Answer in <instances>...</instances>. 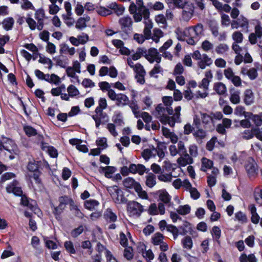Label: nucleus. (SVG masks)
Listing matches in <instances>:
<instances>
[{
    "mask_svg": "<svg viewBox=\"0 0 262 262\" xmlns=\"http://www.w3.org/2000/svg\"><path fill=\"white\" fill-rule=\"evenodd\" d=\"M181 107L178 106L174 108V113L172 107H165L162 104H158L156 107L155 116L163 124H168L173 127L176 122L180 121Z\"/></svg>",
    "mask_w": 262,
    "mask_h": 262,
    "instance_id": "obj_1",
    "label": "nucleus"
},
{
    "mask_svg": "<svg viewBox=\"0 0 262 262\" xmlns=\"http://www.w3.org/2000/svg\"><path fill=\"white\" fill-rule=\"evenodd\" d=\"M203 26L201 24H198L194 27H190L184 31V35L187 38L186 42L190 45H194L200 39L203 34Z\"/></svg>",
    "mask_w": 262,
    "mask_h": 262,
    "instance_id": "obj_2",
    "label": "nucleus"
},
{
    "mask_svg": "<svg viewBox=\"0 0 262 262\" xmlns=\"http://www.w3.org/2000/svg\"><path fill=\"white\" fill-rule=\"evenodd\" d=\"M92 118L95 122V126L96 128H99L101 124H104L107 122L109 120V117L107 114L103 112V111L99 110H95L94 114L92 115Z\"/></svg>",
    "mask_w": 262,
    "mask_h": 262,
    "instance_id": "obj_3",
    "label": "nucleus"
},
{
    "mask_svg": "<svg viewBox=\"0 0 262 262\" xmlns=\"http://www.w3.org/2000/svg\"><path fill=\"white\" fill-rule=\"evenodd\" d=\"M127 210L132 216H139L143 211V207L136 201H130L127 203Z\"/></svg>",
    "mask_w": 262,
    "mask_h": 262,
    "instance_id": "obj_4",
    "label": "nucleus"
},
{
    "mask_svg": "<svg viewBox=\"0 0 262 262\" xmlns=\"http://www.w3.org/2000/svg\"><path fill=\"white\" fill-rule=\"evenodd\" d=\"M145 58L151 63L156 62L159 63L161 61V56L156 48H151L148 50L146 49Z\"/></svg>",
    "mask_w": 262,
    "mask_h": 262,
    "instance_id": "obj_5",
    "label": "nucleus"
},
{
    "mask_svg": "<svg viewBox=\"0 0 262 262\" xmlns=\"http://www.w3.org/2000/svg\"><path fill=\"white\" fill-rule=\"evenodd\" d=\"M182 9V19L185 21H188L193 15L194 10L193 4L189 2L183 6Z\"/></svg>",
    "mask_w": 262,
    "mask_h": 262,
    "instance_id": "obj_6",
    "label": "nucleus"
},
{
    "mask_svg": "<svg viewBox=\"0 0 262 262\" xmlns=\"http://www.w3.org/2000/svg\"><path fill=\"white\" fill-rule=\"evenodd\" d=\"M133 14V17L136 22L141 21L143 17L144 19L149 18L150 15L149 10L145 6L137 9L135 13H130Z\"/></svg>",
    "mask_w": 262,
    "mask_h": 262,
    "instance_id": "obj_7",
    "label": "nucleus"
},
{
    "mask_svg": "<svg viewBox=\"0 0 262 262\" xmlns=\"http://www.w3.org/2000/svg\"><path fill=\"white\" fill-rule=\"evenodd\" d=\"M21 204L27 206L30 210L35 214H38L40 212L39 209L37 207L36 202L33 200L29 201L27 198L25 196H21Z\"/></svg>",
    "mask_w": 262,
    "mask_h": 262,
    "instance_id": "obj_8",
    "label": "nucleus"
},
{
    "mask_svg": "<svg viewBox=\"0 0 262 262\" xmlns=\"http://www.w3.org/2000/svg\"><path fill=\"white\" fill-rule=\"evenodd\" d=\"M119 23L121 26V29L123 31L126 32L131 30L133 20L130 17L126 16L121 17L119 20Z\"/></svg>",
    "mask_w": 262,
    "mask_h": 262,
    "instance_id": "obj_9",
    "label": "nucleus"
},
{
    "mask_svg": "<svg viewBox=\"0 0 262 262\" xmlns=\"http://www.w3.org/2000/svg\"><path fill=\"white\" fill-rule=\"evenodd\" d=\"M35 18L37 20V29L41 30L43 27V19L45 17V11L42 9H38L35 13Z\"/></svg>",
    "mask_w": 262,
    "mask_h": 262,
    "instance_id": "obj_10",
    "label": "nucleus"
},
{
    "mask_svg": "<svg viewBox=\"0 0 262 262\" xmlns=\"http://www.w3.org/2000/svg\"><path fill=\"white\" fill-rule=\"evenodd\" d=\"M7 192H13L14 194L17 196H20L23 191L20 187L18 186V182L16 181H13L6 187Z\"/></svg>",
    "mask_w": 262,
    "mask_h": 262,
    "instance_id": "obj_11",
    "label": "nucleus"
},
{
    "mask_svg": "<svg viewBox=\"0 0 262 262\" xmlns=\"http://www.w3.org/2000/svg\"><path fill=\"white\" fill-rule=\"evenodd\" d=\"M180 157L177 159V163L181 166H185L187 165L193 163L192 158L187 152L181 154Z\"/></svg>",
    "mask_w": 262,
    "mask_h": 262,
    "instance_id": "obj_12",
    "label": "nucleus"
},
{
    "mask_svg": "<svg viewBox=\"0 0 262 262\" xmlns=\"http://www.w3.org/2000/svg\"><path fill=\"white\" fill-rule=\"evenodd\" d=\"M162 131L163 135L165 138L169 139L173 144L176 143L178 141L177 135L174 133L170 132L168 128L163 126Z\"/></svg>",
    "mask_w": 262,
    "mask_h": 262,
    "instance_id": "obj_13",
    "label": "nucleus"
},
{
    "mask_svg": "<svg viewBox=\"0 0 262 262\" xmlns=\"http://www.w3.org/2000/svg\"><path fill=\"white\" fill-rule=\"evenodd\" d=\"M193 136L198 143H201L202 140L206 138L207 136V132L203 128H196L193 130Z\"/></svg>",
    "mask_w": 262,
    "mask_h": 262,
    "instance_id": "obj_14",
    "label": "nucleus"
},
{
    "mask_svg": "<svg viewBox=\"0 0 262 262\" xmlns=\"http://www.w3.org/2000/svg\"><path fill=\"white\" fill-rule=\"evenodd\" d=\"M104 220L108 223H115L117 220V216L115 213L110 208L106 209L103 215Z\"/></svg>",
    "mask_w": 262,
    "mask_h": 262,
    "instance_id": "obj_15",
    "label": "nucleus"
},
{
    "mask_svg": "<svg viewBox=\"0 0 262 262\" xmlns=\"http://www.w3.org/2000/svg\"><path fill=\"white\" fill-rule=\"evenodd\" d=\"M167 231L172 234L174 239L177 238L179 234V231H180V233L182 234H184L187 232V231L182 226L177 228L176 226L172 225H168Z\"/></svg>",
    "mask_w": 262,
    "mask_h": 262,
    "instance_id": "obj_16",
    "label": "nucleus"
},
{
    "mask_svg": "<svg viewBox=\"0 0 262 262\" xmlns=\"http://www.w3.org/2000/svg\"><path fill=\"white\" fill-rule=\"evenodd\" d=\"M213 89L219 95H224L227 91L226 85L221 82L214 83Z\"/></svg>",
    "mask_w": 262,
    "mask_h": 262,
    "instance_id": "obj_17",
    "label": "nucleus"
},
{
    "mask_svg": "<svg viewBox=\"0 0 262 262\" xmlns=\"http://www.w3.org/2000/svg\"><path fill=\"white\" fill-rule=\"evenodd\" d=\"M254 96L251 89H247L244 92V102L246 105H249L254 102Z\"/></svg>",
    "mask_w": 262,
    "mask_h": 262,
    "instance_id": "obj_18",
    "label": "nucleus"
},
{
    "mask_svg": "<svg viewBox=\"0 0 262 262\" xmlns=\"http://www.w3.org/2000/svg\"><path fill=\"white\" fill-rule=\"evenodd\" d=\"M211 31L212 35L214 37H218L219 41H224L226 39L227 35L226 32L219 33V28L216 26H212L211 28Z\"/></svg>",
    "mask_w": 262,
    "mask_h": 262,
    "instance_id": "obj_19",
    "label": "nucleus"
},
{
    "mask_svg": "<svg viewBox=\"0 0 262 262\" xmlns=\"http://www.w3.org/2000/svg\"><path fill=\"white\" fill-rule=\"evenodd\" d=\"M158 193L159 200H160L163 203L167 204L170 203L171 197L166 190H159Z\"/></svg>",
    "mask_w": 262,
    "mask_h": 262,
    "instance_id": "obj_20",
    "label": "nucleus"
},
{
    "mask_svg": "<svg viewBox=\"0 0 262 262\" xmlns=\"http://www.w3.org/2000/svg\"><path fill=\"white\" fill-rule=\"evenodd\" d=\"M123 184L126 188H134L135 190L136 188L139 185V183L136 182L133 178L128 177L123 181Z\"/></svg>",
    "mask_w": 262,
    "mask_h": 262,
    "instance_id": "obj_21",
    "label": "nucleus"
},
{
    "mask_svg": "<svg viewBox=\"0 0 262 262\" xmlns=\"http://www.w3.org/2000/svg\"><path fill=\"white\" fill-rule=\"evenodd\" d=\"M249 209L251 214V222L255 224H258L260 219V217L256 212V208L255 206L253 204H251L249 206Z\"/></svg>",
    "mask_w": 262,
    "mask_h": 262,
    "instance_id": "obj_22",
    "label": "nucleus"
},
{
    "mask_svg": "<svg viewBox=\"0 0 262 262\" xmlns=\"http://www.w3.org/2000/svg\"><path fill=\"white\" fill-rule=\"evenodd\" d=\"M90 20V16L86 15L82 17H80L76 24V28L82 30L86 27V23Z\"/></svg>",
    "mask_w": 262,
    "mask_h": 262,
    "instance_id": "obj_23",
    "label": "nucleus"
},
{
    "mask_svg": "<svg viewBox=\"0 0 262 262\" xmlns=\"http://www.w3.org/2000/svg\"><path fill=\"white\" fill-rule=\"evenodd\" d=\"M201 119L204 124V129H206L210 123L213 122L212 116L208 115L206 113H201Z\"/></svg>",
    "mask_w": 262,
    "mask_h": 262,
    "instance_id": "obj_24",
    "label": "nucleus"
},
{
    "mask_svg": "<svg viewBox=\"0 0 262 262\" xmlns=\"http://www.w3.org/2000/svg\"><path fill=\"white\" fill-rule=\"evenodd\" d=\"M116 105L118 106H125L127 105L129 101L128 98L123 94H118L116 99Z\"/></svg>",
    "mask_w": 262,
    "mask_h": 262,
    "instance_id": "obj_25",
    "label": "nucleus"
},
{
    "mask_svg": "<svg viewBox=\"0 0 262 262\" xmlns=\"http://www.w3.org/2000/svg\"><path fill=\"white\" fill-rule=\"evenodd\" d=\"M229 50V47L228 45L221 43H219L215 47V52L219 55H223L226 54Z\"/></svg>",
    "mask_w": 262,
    "mask_h": 262,
    "instance_id": "obj_26",
    "label": "nucleus"
},
{
    "mask_svg": "<svg viewBox=\"0 0 262 262\" xmlns=\"http://www.w3.org/2000/svg\"><path fill=\"white\" fill-rule=\"evenodd\" d=\"M145 7L143 0H136V4L132 2L129 7V11L130 13H135L139 8Z\"/></svg>",
    "mask_w": 262,
    "mask_h": 262,
    "instance_id": "obj_27",
    "label": "nucleus"
},
{
    "mask_svg": "<svg viewBox=\"0 0 262 262\" xmlns=\"http://www.w3.org/2000/svg\"><path fill=\"white\" fill-rule=\"evenodd\" d=\"M155 147L151 146L149 147L148 148L145 149L143 151L142 155L145 160H147L151 157H155Z\"/></svg>",
    "mask_w": 262,
    "mask_h": 262,
    "instance_id": "obj_28",
    "label": "nucleus"
},
{
    "mask_svg": "<svg viewBox=\"0 0 262 262\" xmlns=\"http://www.w3.org/2000/svg\"><path fill=\"white\" fill-rule=\"evenodd\" d=\"M156 184V177L152 173H149L146 176V185L150 188H152Z\"/></svg>",
    "mask_w": 262,
    "mask_h": 262,
    "instance_id": "obj_29",
    "label": "nucleus"
},
{
    "mask_svg": "<svg viewBox=\"0 0 262 262\" xmlns=\"http://www.w3.org/2000/svg\"><path fill=\"white\" fill-rule=\"evenodd\" d=\"M146 53V49L144 48H137L136 52L132 55V59L134 60H137L139 59L142 56L145 57Z\"/></svg>",
    "mask_w": 262,
    "mask_h": 262,
    "instance_id": "obj_30",
    "label": "nucleus"
},
{
    "mask_svg": "<svg viewBox=\"0 0 262 262\" xmlns=\"http://www.w3.org/2000/svg\"><path fill=\"white\" fill-rule=\"evenodd\" d=\"M112 198L116 204H125L127 202V200L123 195L122 191L120 193H116Z\"/></svg>",
    "mask_w": 262,
    "mask_h": 262,
    "instance_id": "obj_31",
    "label": "nucleus"
},
{
    "mask_svg": "<svg viewBox=\"0 0 262 262\" xmlns=\"http://www.w3.org/2000/svg\"><path fill=\"white\" fill-rule=\"evenodd\" d=\"M40 172L39 170H36L35 172H31L28 173V176L30 179V180L32 182L33 180L36 184H39L41 182L40 179L39 178Z\"/></svg>",
    "mask_w": 262,
    "mask_h": 262,
    "instance_id": "obj_32",
    "label": "nucleus"
},
{
    "mask_svg": "<svg viewBox=\"0 0 262 262\" xmlns=\"http://www.w3.org/2000/svg\"><path fill=\"white\" fill-rule=\"evenodd\" d=\"M202 163L201 170L203 171H206L208 169L211 168L213 166V162L206 158H202Z\"/></svg>",
    "mask_w": 262,
    "mask_h": 262,
    "instance_id": "obj_33",
    "label": "nucleus"
},
{
    "mask_svg": "<svg viewBox=\"0 0 262 262\" xmlns=\"http://www.w3.org/2000/svg\"><path fill=\"white\" fill-rule=\"evenodd\" d=\"M101 169L102 171L104 172V175L107 178H111L112 177V174L116 170V168L115 167L109 166L102 167H101Z\"/></svg>",
    "mask_w": 262,
    "mask_h": 262,
    "instance_id": "obj_34",
    "label": "nucleus"
},
{
    "mask_svg": "<svg viewBox=\"0 0 262 262\" xmlns=\"http://www.w3.org/2000/svg\"><path fill=\"white\" fill-rule=\"evenodd\" d=\"M99 204V202L96 200H90L85 202L84 206L86 209L92 210L95 209Z\"/></svg>",
    "mask_w": 262,
    "mask_h": 262,
    "instance_id": "obj_35",
    "label": "nucleus"
},
{
    "mask_svg": "<svg viewBox=\"0 0 262 262\" xmlns=\"http://www.w3.org/2000/svg\"><path fill=\"white\" fill-rule=\"evenodd\" d=\"M14 23V20L12 17H7L3 20V25L6 30H9L12 28Z\"/></svg>",
    "mask_w": 262,
    "mask_h": 262,
    "instance_id": "obj_36",
    "label": "nucleus"
},
{
    "mask_svg": "<svg viewBox=\"0 0 262 262\" xmlns=\"http://www.w3.org/2000/svg\"><path fill=\"white\" fill-rule=\"evenodd\" d=\"M240 92L238 91H234L233 93H231L230 97V101L233 104H238L240 102Z\"/></svg>",
    "mask_w": 262,
    "mask_h": 262,
    "instance_id": "obj_37",
    "label": "nucleus"
},
{
    "mask_svg": "<svg viewBox=\"0 0 262 262\" xmlns=\"http://www.w3.org/2000/svg\"><path fill=\"white\" fill-rule=\"evenodd\" d=\"M214 7L220 11H224L226 12H229L231 9V7L228 4L223 5L221 2H216Z\"/></svg>",
    "mask_w": 262,
    "mask_h": 262,
    "instance_id": "obj_38",
    "label": "nucleus"
},
{
    "mask_svg": "<svg viewBox=\"0 0 262 262\" xmlns=\"http://www.w3.org/2000/svg\"><path fill=\"white\" fill-rule=\"evenodd\" d=\"M24 130L28 137L34 136L37 134V130L29 125L24 126Z\"/></svg>",
    "mask_w": 262,
    "mask_h": 262,
    "instance_id": "obj_39",
    "label": "nucleus"
},
{
    "mask_svg": "<svg viewBox=\"0 0 262 262\" xmlns=\"http://www.w3.org/2000/svg\"><path fill=\"white\" fill-rule=\"evenodd\" d=\"M163 238L164 236L161 233H156L152 238V243L155 245H158L163 241Z\"/></svg>",
    "mask_w": 262,
    "mask_h": 262,
    "instance_id": "obj_40",
    "label": "nucleus"
},
{
    "mask_svg": "<svg viewBox=\"0 0 262 262\" xmlns=\"http://www.w3.org/2000/svg\"><path fill=\"white\" fill-rule=\"evenodd\" d=\"M232 38L234 41V42L242 43L243 40L244 36L241 32L235 31L232 35Z\"/></svg>",
    "mask_w": 262,
    "mask_h": 262,
    "instance_id": "obj_41",
    "label": "nucleus"
},
{
    "mask_svg": "<svg viewBox=\"0 0 262 262\" xmlns=\"http://www.w3.org/2000/svg\"><path fill=\"white\" fill-rule=\"evenodd\" d=\"M177 211L181 215H186L190 212V207L188 205L180 206L177 209Z\"/></svg>",
    "mask_w": 262,
    "mask_h": 262,
    "instance_id": "obj_42",
    "label": "nucleus"
},
{
    "mask_svg": "<svg viewBox=\"0 0 262 262\" xmlns=\"http://www.w3.org/2000/svg\"><path fill=\"white\" fill-rule=\"evenodd\" d=\"M129 107L132 109L133 114L136 118L140 117V112L139 111V106L137 103L132 102L129 104Z\"/></svg>",
    "mask_w": 262,
    "mask_h": 262,
    "instance_id": "obj_43",
    "label": "nucleus"
},
{
    "mask_svg": "<svg viewBox=\"0 0 262 262\" xmlns=\"http://www.w3.org/2000/svg\"><path fill=\"white\" fill-rule=\"evenodd\" d=\"M71 16L72 15H69V14H63L62 15L65 23L69 27L73 26L75 23V20Z\"/></svg>",
    "mask_w": 262,
    "mask_h": 262,
    "instance_id": "obj_44",
    "label": "nucleus"
},
{
    "mask_svg": "<svg viewBox=\"0 0 262 262\" xmlns=\"http://www.w3.org/2000/svg\"><path fill=\"white\" fill-rule=\"evenodd\" d=\"M135 191L137 192L138 196L142 199H147L148 195L147 192L143 190L141 185L139 184L135 189Z\"/></svg>",
    "mask_w": 262,
    "mask_h": 262,
    "instance_id": "obj_45",
    "label": "nucleus"
},
{
    "mask_svg": "<svg viewBox=\"0 0 262 262\" xmlns=\"http://www.w3.org/2000/svg\"><path fill=\"white\" fill-rule=\"evenodd\" d=\"M107 190L112 198H113L116 193H120V192H121V190L116 185L107 187Z\"/></svg>",
    "mask_w": 262,
    "mask_h": 262,
    "instance_id": "obj_46",
    "label": "nucleus"
},
{
    "mask_svg": "<svg viewBox=\"0 0 262 262\" xmlns=\"http://www.w3.org/2000/svg\"><path fill=\"white\" fill-rule=\"evenodd\" d=\"M21 8L24 10L31 9L34 10V7L29 0L21 1Z\"/></svg>",
    "mask_w": 262,
    "mask_h": 262,
    "instance_id": "obj_47",
    "label": "nucleus"
},
{
    "mask_svg": "<svg viewBox=\"0 0 262 262\" xmlns=\"http://www.w3.org/2000/svg\"><path fill=\"white\" fill-rule=\"evenodd\" d=\"M212 233L214 238L217 241L218 243H220L219 238L221 237V231L219 227L217 226H214L212 229Z\"/></svg>",
    "mask_w": 262,
    "mask_h": 262,
    "instance_id": "obj_48",
    "label": "nucleus"
},
{
    "mask_svg": "<svg viewBox=\"0 0 262 262\" xmlns=\"http://www.w3.org/2000/svg\"><path fill=\"white\" fill-rule=\"evenodd\" d=\"M107 106V101L105 98H100L98 100V106L96 107L95 110H99L103 111L106 108Z\"/></svg>",
    "mask_w": 262,
    "mask_h": 262,
    "instance_id": "obj_49",
    "label": "nucleus"
},
{
    "mask_svg": "<svg viewBox=\"0 0 262 262\" xmlns=\"http://www.w3.org/2000/svg\"><path fill=\"white\" fill-rule=\"evenodd\" d=\"M123 255L127 260H130L133 257V250L131 247L125 248Z\"/></svg>",
    "mask_w": 262,
    "mask_h": 262,
    "instance_id": "obj_50",
    "label": "nucleus"
},
{
    "mask_svg": "<svg viewBox=\"0 0 262 262\" xmlns=\"http://www.w3.org/2000/svg\"><path fill=\"white\" fill-rule=\"evenodd\" d=\"M27 169L29 172H35L36 170H38V164L35 161H30L27 165Z\"/></svg>",
    "mask_w": 262,
    "mask_h": 262,
    "instance_id": "obj_51",
    "label": "nucleus"
},
{
    "mask_svg": "<svg viewBox=\"0 0 262 262\" xmlns=\"http://www.w3.org/2000/svg\"><path fill=\"white\" fill-rule=\"evenodd\" d=\"M69 95L70 96H76L79 94L78 90L73 85H70L67 89Z\"/></svg>",
    "mask_w": 262,
    "mask_h": 262,
    "instance_id": "obj_52",
    "label": "nucleus"
},
{
    "mask_svg": "<svg viewBox=\"0 0 262 262\" xmlns=\"http://www.w3.org/2000/svg\"><path fill=\"white\" fill-rule=\"evenodd\" d=\"M15 177V174L11 172H6L2 176L0 180V185L5 182L6 181L13 178Z\"/></svg>",
    "mask_w": 262,
    "mask_h": 262,
    "instance_id": "obj_53",
    "label": "nucleus"
},
{
    "mask_svg": "<svg viewBox=\"0 0 262 262\" xmlns=\"http://www.w3.org/2000/svg\"><path fill=\"white\" fill-rule=\"evenodd\" d=\"M64 247L67 251L71 253V254H75L76 252V251L74 248L73 244L72 242L71 241H66L64 243Z\"/></svg>",
    "mask_w": 262,
    "mask_h": 262,
    "instance_id": "obj_54",
    "label": "nucleus"
},
{
    "mask_svg": "<svg viewBox=\"0 0 262 262\" xmlns=\"http://www.w3.org/2000/svg\"><path fill=\"white\" fill-rule=\"evenodd\" d=\"M158 179L162 182H169L172 180L171 174H161L158 177Z\"/></svg>",
    "mask_w": 262,
    "mask_h": 262,
    "instance_id": "obj_55",
    "label": "nucleus"
},
{
    "mask_svg": "<svg viewBox=\"0 0 262 262\" xmlns=\"http://www.w3.org/2000/svg\"><path fill=\"white\" fill-rule=\"evenodd\" d=\"M235 216L236 219L242 223H246L247 221L246 215L241 211L236 213Z\"/></svg>",
    "mask_w": 262,
    "mask_h": 262,
    "instance_id": "obj_56",
    "label": "nucleus"
},
{
    "mask_svg": "<svg viewBox=\"0 0 262 262\" xmlns=\"http://www.w3.org/2000/svg\"><path fill=\"white\" fill-rule=\"evenodd\" d=\"M202 48L205 51L207 52L212 50L213 45L209 41L206 40L202 42Z\"/></svg>",
    "mask_w": 262,
    "mask_h": 262,
    "instance_id": "obj_57",
    "label": "nucleus"
},
{
    "mask_svg": "<svg viewBox=\"0 0 262 262\" xmlns=\"http://www.w3.org/2000/svg\"><path fill=\"white\" fill-rule=\"evenodd\" d=\"M246 169L247 172L251 175H253L256 171V166L253 163L247 164L246 165Z\"/></svg>",
    "mask_w": 262,
    "mask_h": 262,
    "instance_id": "obj_58",
    "label": "nucleus"
},
{
    "mask_svg": "<svg viewBox=\"0 0 262 262\" xmlns=\"http://www.w3.org/2000/svg\"><path fill=\"white\" fill-rule=\"evenodd\" d=\"M59 202L61 204H64L67 205L68 204H70L71 206H73L74 204V202L72 199L67 196H61L59 198Z\"/></svg>",
    "mask_w": 262,
    "mask_h": 262,
    "instance_id": "obj_59",
    "label": "nucleus"
},
{
    "mask_svg": "<svg viewBox=\"0 0 262 262\" xmlns=\"http://www.w3.org/2000/svg\"><path fill=\"white\" fill-rule=\"evenodd\" d=\"M81 84L85 88H93L95 86V83L89 78H84L82 80Z\"/></svg>",
    "mask_w": 262,
    "mask_h": 262,
    "instance_id": "obj_60",
    "label": "nucleus"
},
{
    "mask_svg": "<svg viewBox=\"0 0 262 262\" xmlns=\"http://www.w3.org/2000/svg\"><path fill=\"white\" fill-rule=\"evenodd\" d=\"M162 71V68L159 64V63H157V64H155L154 68L149 72V75L150 76H154L155 74L160 73Z\"/></svg>",
    "mask_w": 262,
    "mask_h": 262,
    "instance_id": "obj_61",
    "label": "nucleus"
},
{
    "mask_svg": "<svg viewBox=\"0 0 262 262\" xmlns=\"http://www.w3.org/2000/svg\"><path fill=\"white\" fill-rule=\"evenodd\" d=\"M247 76L252 80L256 79V78L258 76V73L256 69L254 68L249 69Z\"/></svg>",
    "mask_w": 262,
    "mask_h": 262,
    "instance_id": "obj_62",
    "label": "nucleus"
},
{
    "mask_svg": "<svg viewBox=\"0 0 262 262\" xmlns=\"http://www.w3.org/2000/svg\"><path fill=\"white\" fill-rule=\"evenodd\" d=\"M184 71L183 66L181 63H178L176 64L173 70L174 75H181Z\"/></svg>",
    "mask_w": 262,
    "mask_h": 262,
    "instance_id": "obj_63",
    "label": "nucleus"
},
{
    "mask_svg": "<svg viewBox=\"0 0 262 262\" xmlns=\"http://www.w3.org/2000/svg\"><path fill=\"white\" fill-rule=\"evenodd\" d=\"M26 21L31 30H34L36 28H37V24L36 21L31 17H27Z\"/></svg>",
    "mask_w": 262,
    "mask_h": 262,
    "instance_id": "obj_64",
    "label": "nucleus"
}]
</instances>
